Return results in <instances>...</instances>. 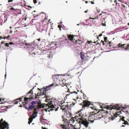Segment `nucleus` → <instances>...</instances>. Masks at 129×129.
<instances>
[{
  "label": "nucleus",
  "instance_id": "obj_1",
  "mask_svg": "<svg viewBox=\"0 0 129 129\" xmlns=\"http://www.w3.org/2000/svg\"><path fill=\"white\" fill-rule=\"evenodd\" d=\"M3 121V119L2 118L0 121V128L1 129H5V128L9 129V127L8 126L9 124L8 123L4 121Z\"/></svg>",
  "mask_w": 129,
  "mask_h": 129
},
{
  "label": "nucleus",
  "instance_id": "obj_2",
  "mask_svg": "<svg viewBox=\"0 0 129 129\" xmlns=\"http://www.w3.org/2000/svg\"><path fill=\"white\" fill-rule=\"evenodd\" d=\"M34 111H33V113L32 114L31 116L29 119V121L28 123L29 124L32 122L33 119L35 118L37 116V114L38 113V112L37 111V109L34 108Z\"/></svg>",
  "mask_w": 129,
  "mask_h": 129
},
{
  "label": "nucleus",
  "instance_id": "obj_3",
  "mask_svg": "<svg viewBox=\"0 0 129 129\" xmlns=\"http://www.w3.org/2000/svg\"><path fill=\"white\" fill-rule=\"evenodd\" d=\"M2 44L4 43V45L6 47L9 48L10 49V50L13 49V48L14 46V43L12 42H10L8 43H5L4 42H2Z\"/></svg>",
  "mask_w": 129,
  "mask_h": 129
},
{
  "label": "nucleus",
  "instance_id": "obj_4",
  "mask_svg": "<svg viewBox=\"0 0 129 129\" xmlns=\"http://www.w3.org/2000/svg\"><path fill=\"white\" fill-rule=\"evenodd\" d=\"M48 104L49 107L51 108V110H53L54 108L56 107V105L55 104V102L53 101H51L49 103L48 102Z\"/></svg>",
  "mask_w": 129,
  "mask_h": 129
},
{
  "label": "nucleus",
  "instance_id": "obj_5",
  "mask_svg": "<svg viewBox=\"0 0 129 129\" xmlns=\"http://www.w3.org/2000/svg\"><path fill=\"white\" fill-rule=\"evenodd\" d=\"M110 106H112V107L108 106L107 107V109L111 110L112 109H117V110H119L120 108L119 107V105L118 104L111 105Z\"/></svg>",
  "mask_w": 129,
  "mask_h": 129
},
{
  "label": "nucleus",
  "instance_id": "obj_6",
  "mask_svg": "<svg viewBox=\"0 0 129 129\" xmlns=\"http://www.w3.org/2000/svg\"><path fill=\"white\" fill-rule=\"evenodd\" d=\"M8 107L6 106H2L0 107V112H5L7 111L6 109Z\"/></svg>",
  "mask_w": 129,
  "mask_h": 129
},
{
  "label": "nucleus",
  "instance_id": "obj_7",
  "mask_svg": "<svg viewBox=\"0 0 129 129\" xmlns=\"http://www.w3.org/2000/svg\"><path fill=\"white\" fill-rule=\"evenodd\" d=\"M79 122L81 124L84 125L86 127H88L89 123L87 121L82 120L80 121Z\"/></svg>",
  "mask_w": 129,
  "mask_h": 129
},
{
  "label": "nucleus",
  "instance_id": "obj_8",
  "mask_svg": "<svg viewBox=\"0 0 129 129\" xmlns=\"http://www.w3.org/2000/svg\"><path fill=\"white\" fill-rule=\"evenodd\" d=\"M83 103L84 104V106L86 107L88 106L91 104V103L89 101H83Z\"/></svg>",
  "mask_w": 129,
  "mask_h": 129
},
{
  "label": "nucleus",
  "instance_id": "obj_9",
  "mask_svg": "<svg viewBox=\"0 0 129 129\" xmlns=\"http://www.w3.org/2000/svg\"><path fill=\"white\" fill-rule=\"evenodd\" d=\"M118 46L119 48H124V47H129V44L126 45L125 44H124L123 45H120V44H119L118 45Z\"/></svg>",
  "mask_w": 129,
  "mask_h": 129
},
{
  "label": "nucleus",
  "instance_id": "obj_10",
  "mask_svg": "<svg viewBox=\"0 0 129 129\" xmlns=\"http://www.w3.org/2000/svg\"><path fill=\"white\" fill-rule=\"evenodd\" d=\"M77 94V92H76L75 91H74L73 92H70V93L69 94H68L67 95H66V96H65V98H66V99H67L68 98L67 96L71 95V96H72V94Z\"/></svg>",
  "mask_w": 129,
  "mask_h": 129
},
{
  "label": "nucleus",
  "instance_id": "obj_11",
  "mask_svg": "<svg viewBox=\"0 0 129 129\" xmlns=\"http://www.w3.org/2000/svg\"><path fill=\"white\" fill-rule=\"evenodd\" d=\"M34 107V106L33 105H30V106H29V107L28 108L25 107V108L28 110H31Z\"/></svg>",
  "mask_w": 129,
  "mask_h": 129
},
{
  "label": "nucleus",
  "instance_id": "obj_12",
  "mask_svg": "<svg viewBox=\"0 0 129 129\" xmlns=\"http://www.w3.org/2000/svg\"><path fill=\"white\" fill-rule=\"evenodd\" d=\"M25 42V44L26 45H29V46H30V45H34V44L35 43V41H34L33 42H32L30 44L29 43H27L26 42L25 40L24 41Z\"/></svg>",
  "mask_w": 129,
  "mask_h": 129
},
{
  "label": "nucleus",
  "instance_id": "obj_13",
  "mask_svg": "<svg viewBox=\"0 0 129 129\" xmlns=\"http://www.w3.org/2000/svg\"><path fill=\"white\" fill-rule=\"evenodd\" d=\"M95 114V115H97L96 117L97 118V119H99L101 118V117L102 116V115H98L97 114Z\"/></svg>",
  "mask_w": 129,
  "mask_h": 129
},
{
  "label": "nucleus",
  "instance_id": "obj_14",
  "mask_svg": "<svg viewBox=\"0 0 129 129\" xmlns=\"http://www.w3.org/2000/svg\"><path fill=\"white\" fill-rule=\"evenodd\" d=\"M24 101H28L29 102H30L31 100V99L30 98H26V97H25L24 98Z\"/></svg>",
  "mask_w": 129,
  "mask_h": 129
},
{
  "label": "nucleus",
  "instance_id": "obj_15",
  "mask_svg": "<svg viewBox=\"0 0 129 129\" xmlns=\"http://www.w3.org/2000/svg\"><path fill=\"white\" fill-rule=\"evenodd\" d=\"M69 38L71 40H72L74 37L73 35H69L68 36Z\"/></svg>",
  "mask_w": 129,
  "mask_h": 129
},
{
  "label": "nucleus",
  "instance_id": "obj_16",
  "mask_svg": "<svg viewBox=\"0 0 129 129\" xmlns=\"http://www.w3.org/2000/svg\"><path fill=\"white\" fill-rule=\"evenodd\" d=\"M50 89V87H49V86H46V87L45 88H44V89H45V90H48L49 89Z\"/></svg>",
  "mask_w": 129,
  "mask_h": 129
},
{
  "label": "nucleus",
  "instance_id": "obj_17",
  "mask_svg": "<svg viewBox=\"0 0 129 129\" xmlns=\"http://www.w3.org/2000/svg\"><path fill=\"white\" fill-rule=\"evenodd\" d=\"M4 49L5 48L3 46H0V52H2Z\"/></svg>",
  "mask_w": 129,
  "mask_h": 129
},
{
  "label": "nucleus",
  "instance_id": "obj_18",
  "mask_svg": "<svg viewBox=\"0 0 129 129\" xmlns=\"http://www.w3.org/2000/svg\"><path fill=\"white\" fill-rule=\"evenodd\" d=\"M61 104V109L63 110H64V105H62V104Z\"/></svg>",
  "mask_w": 129,
  "mask_h": 129
},
{
  "label": "nucleus",
  "instance_id": "obj_19",
  "mask_svg": "<svg viewBox=\"0 0 129 129\" xmlns=\"http://www.w3.org/2000/svg\"><path fill=\"white\" fill-rule=\"evenodd\" d=\"M33 89H31L30 90V91H29V92H28L27 93V95H28V94H32V93L33 92L32 91Z\"/></svg>",
  "mask_w": 129,
  "mask_h": 129
},
{
  "label": "nucleus",
  "instance_id": "obj_20",
  "mask_svg": "<svg viewBox=\"0 0 129 129\" xmlns=\"http://www.w3.org/2000/svg\"><path fill=\"white\" fill-rule=\"evenodd\" d=\"M80 56L82 60H83V59H84V55L83 54H81Z\"/></svg>",
  "mask_w": 129,
  "mask_h": 129
},
{
  "label": "nucleus",
  "instance_id": "obj_21",
  "mask_svg": "<svg viewBox=\"0 0 129 129\" xmlns=\"http://www.w3.org/2000/svg\"><path fill=\"white\" fill-rule=\"evenodd\" d=\"M68 105H64V110H67V109H68Z\"/></svg>",
  "mask_w": 129,
  "mask_h": 129
},
{
  "label": "nucleus",
  "instance_id": "obj_22",
  "mask_svg": "<svg viewBox=\"0 0 129 129\" xmlns=\"http://www.w3.org/2000/svg\"><path fill=\"white\" fill-rule=\"evenodd\" d=\"M36 101H33L31 102V104L32 105H35V104H36Z\"/></svg>",
  "mask_w": 129,
  "mask_h": 129
},
{
  "label": "nucleus",
  "instance_id": "obj_23",
  "mask_svg": "<svg viewBox=\"0 0 129 129\" xmlns=\"http://www.w3.org/2000/svg\"><path fill=\"white\" fill-rule=\"evenodd\" d=\"M38 96H41L43 94H44L42 92H41V93H39H39H38Z\"/></svg>",
  "mask_w": 129,
  "mask_h": 129
},
{
  "label": "nucleus",
  "instance_id": "obj_24",
  "mask_svg": "<svg viewBox=\"0 0 129 129\" xmlns=\"http://www.w3.org/2000/svg\"><path fill=\"white\" fill-rule=\"evenodd\" d=\"M124 122L123 123H122V124H128L127 122V121H124Z\"/></svg>",
  "mask_w": 129,
  "mask_h": 129
},
{
  "label": "nucleus",
  "instance_id": "obj_25",
  "mask_svg": "<svg viewBox=\"0 0 129 129\" xmlns=\"http://www.w3.org/2000/svg\"><path fill=\"white\" fill-rule=\"evenodd\" d=\"M10 37V36L9 35V36H7V37H4V39H5V38L6 39H8Z\"/></svg>",
  "mask_w": 129,
  "mask_h": 129
},
{
  "label": "nucleus",
  "instance_id": "obj_26",
  "mask_svg": "<svg viewBox=\"0 0 129 129\" xmlns=\"http://www.w3.org/2000/svg\"><path fill=\"white\" fill-rule=\"evenodd\" d=\"M25 101V105H27L28 104L29 102L27 101Z\"/></svg>",
  "mask_w": 129,
  "mask_h": 129
},
{
  "label": "nucleus",
  "instance_id": "obj_27",
  "mask_svg": "<svg viewBox=\"0 0 129 129\" xmlns=\"http://www.w3.org/2000/svg\"><path fill=\"white\" fill-rule=\"evenodd\" d=\"M62 128H65L66 129V127L65 126V125H63L62 126Z\"/></svg>",
  "mask_w": 129,
  "mask_h": 129
},
{
  "label": "nucleus",
  "instance_id": "obj_28",
  "mask_svg": "<svg viewBox=\"0 0 129 129\" xmlns=\"http://www.w3.org/2000/svg\"><path fill=\"white\" fill-rule=\"evenodd\" d=\"M115 116L112 117L111 118V119L113 120L115 119Z\"/></svg>",
  "mask_w": 129,
  "mask_h": 129
},
{
  "label": "nucleus",
  "instance_id": "obj_29",
  "mask_svg": "<svg viewBox=\"0 0 129 129\" xmlns=\"http://www.w3.org/2000/svg\"><path fill=\"white\" fill-rule=\"evenodd\" d=\"M107 37H106L104 38L105 41V42H106V41L107 40Z\"/></svg>",
  "mask_w": 129,
  "mask_h": 129
},
{
  "label": "nucleus",
  "instance_id": "obj_30",
  "mask_svg": "<svg viewBox=\"0 0 129 129\" xmlns=\"http://www.w3.org/2000/svg\"><path fill=\"white\" fill-rule=\"evenodd\" d=\"M23 99V98H19L18 99H17V100H19L20 101H22L21 100L22 99Z\"/></svg>",
  "mask_w": 129,
  "mask_h": 129
},
{
  "label": "nucleus",
  "instance_id": "obj_31",
  "mask_svg": "<svg viewBox=\"0 0 129 129\" xmlns=\"http://www.w3.org/2000/svg\"><path fill=\"white\" fill-rule=\"evenodd\" d=\"M87 42H88V44H90V43H92V42L91 41H88Z\"/></svg>",
  "mask_w": 129,
  "mask_h": 129
},
{
  "label": "nucleus",
  "instance_id": "obj_32",
  "mask_svg": "<svg viewBox=\"0 0 129 129\" xmlns=\"http://www.w3.org/2000/svg\"><path fill=\"white\" fill-rule=\"evenodd\" d=\"M53 86V84H51L50 85H49V86L50 87H50H52Z\"/></svg>",
  "mask_w": 129,
  "mask_h": 129
},
{
  "label": "nucleus",
  "instance_id": "obj_33",
  "mask_svg": "<svg viewBox=\"0 0 129 129\" xmlns=\"http://www.w3.org/2000/svg\"><path fill=\"white\" fill-rule=\"evenodd\" d=\"M58 27H59L60 28V30H61V26H60V25H58Z\"/></svg>",
  "mask_w": 129,
  "mask_h": 129
},
{
  "label": "nucleus",
  "instance_id": "obj_34",
  "mask_svg": "<svg viewBox=\"0 0 129 129\" xmlns=\"http://www.w3.org/2000/svg\"><path fill=\"white\" fill-rule=\"evenodd\" d=\"M34 3H35V4L36 3H37V0H34Z\"/></svg>",
  "mask_w": 129,
  "mask_h": 129
},
{
  "label": "nucleus",
  "instance_id": "obj_35",
  "mask_svg": "<svg viewBox=\"0 0 129 129\" xmlns=\"http://www.w3.org/2000/svg\"><path fill=\"white\" fill-rule=\"evenodd\" d=\"M102 25L104 26H106V24L105 23H102Z\"/></svg>",
  "mask_w": 129,
  "mask_h": 129
},
{
  "label": "nucleus",
  "instance_id": "obj_36",
  "mask_svg": "<svg viewBox=\"0 0 129 129\" xmlns=\"http://www.w3.org/2000/svg\"><path fill=\"white\" fill-rule=\"evenodd\" d=\"M13 1V0H9L8 2H12Z\"/></svg>",
  "mask_w": 129,
  "mask_h": 129
},
{
  "label": "nucleus",
  "instance_id": "obj_37",
  "mask_svg": "<svg viewBox=\"0 0 129 129\" xmlns=\"http://www.w3.org/2000/svg\"><path fill=\"white\" fill-rule=\"evenodd\" d=\"M124 117H122V120L123 121H125V120H124Z\"/></svg>",
  "mask_w": 129,
  "mask_h": 129
},
{
  "label": "nucleus",
  "instance_id": "obj_38",
  "mask_svg": "<svg viewBox=\"0 0 129 129\" xmlns=\"http://www.w3.org/2000/svg\"><path fill=\"white\" fill-rule=\"evenodd\" d=\"M101 42H103V45H105L104 43V42L103 41H101Z\"/></svg>",
  "mask_w": 129,
  "mask_h": 129
},
{
  "label": "nucleus",
  "instance_id": "obj_39",
  "mask_svg": "<svg viewBox=\"0 0 129 129\" xmlns=\"http://www.w3.org/2000/svg\"><path fill=\"white\" fill-rule=\"evenodd\" d=\"M97 10L98 13H99L100 12V10H98L97 9Z\"/></svg>",
  "mask_w": 129,
  "mask_h": 129
},
{
  "label": "nucleus",
  "instance_id": "obj_40",
  "mask_svg": "<svg viewBox=\"0 0 129 129\" xmlns=\"http://www.w3.org/2000/svg\"><path fill=\"white\" fill-rule=\"evenodd\" d=\"M42 127L43 129H47V128H46L43 127Z\"/></svg>",
  "mask_w": 129,
  "mask_h": 129
},
{
  "label": "nucleus",
  "instance_id": "obj_41",
  "mask_svg": "<svg viewBox=\"0 0 129 129\" xmlns=\"http://www.w3.org/2000/svg\"><path fill=\"white\" fill-rule=\"evenodd\" d=\"M128 47H125V50H126L127 49Z\"/></svg>",
  "mask_w": 129,
  "mask_h": 129
},
{
  "label": "nucleus",
  "instance_id": "obj_42",
  "mask_svg": "<svg viewBox=\"0 0 129 129\" xmlns=\"http://www.w3.org/2000/svg\"><path fill=\"white\" fill-rule=\"evenodd\" d=\"M98 18H99V17H98V16H97L95 18V19H98Z\"/></svg>",
  "mask_w": 129,
  "mask_h": 129
},
{
  "label": "nucleus",
  "instance_id": "obj_43",
  "mask_svg": "<svg viewBox=\"0 0 129 129\" xmlns=\"http://www.w3.org/2000/svg\"><path fill=\"white\" fill-rule=\"evenodd\" d=\"M54 44L55 46H56L57 45L56 44H55L54 42H53L52 44Z\"/></svg>",
  "mask_w": 129,
  "mask_h": 129
},
{
  "label": "nucleus",
  "instance_id": "obj_44",
  "mask_svg": "<svg viewBox=\"0 0 129 129\" xmlns=\"http://www.w3.org/2000/svg\"><path fill=\"white\" fill-rule=\"evenodd\" d=\"M87 12H88V10H87L86 11H85L84 12H85V13H87Z\"/></svg>",
  "mask_w": 129,
  "mask_h": 129
},
{
  "label": "nucleus",
  "instance_id": "obj_45",
  "mask_svg": "<svg viewBox=\"0 0 129 129\" xmlns=\"http://www.w3.org/2000/svg\"><path fill=\"white\" fill-rule=\"evenodd\" d=\"M91 3L92 4H94V2H91Z\"/></svg>",
  "mask_w": 129,
  "mask_h": 129
},
{
  "label": "nucleus",
  "instance_id": "obj_46",
  "mask_svg": "<svg viewBox=\"0 0 129 129\" xmlns=\"http://www.w3.org/2000/svg\"><path fill=\"white\" fill-rule=\"evenodd\" d=\"M49 101V100L47 99V100H46V101L47 102H48Z\"/></svg>",
  "mask_w": 129,
  "mask_h": 129
},
{
  "label": "nucleus",
  "instance_id": "obj_47",
  "mask_svg": "<svg viewBox=\"0 0 129 129\" xmlns=\"http://www.w3.org/2000/svg\"><path fill=\"white\" fill-rule=\"evenodd\" d=\"M72 119H73V122H75V119H74V118Z\"/></svg>",
  "mask_w": 129,
  "mask_h": 129
},
{
  "label": "nucleus",
  "instance_id": "obj_48",
  "mask_svg": "<svg viewBox=\"0 0 129 129\" xmlns=\"http://www.w3.org/2000/svg\"><path fill=\"white\" fill-rule=\"evenodd\" d=\"M18 103V102H15V104H17Z\"/></svg>",
  "mask_w": 129,
  "mask_h": 129
},
{
  "label": "nucleus",
  "instance_id": "obj_49",
  "mask_svg": "<svg viewBox=\"0 0 129 129\" xmlns=\"http://www.w3.org/2000/svg\"><path fill=\"white\" fill-rule=\"evenodd\" d=\"M37 40H38V41H40V39H37Z\"/></svg>",
  "mask_w": 129,
  "mask_h": 129
},
{
  "label": "nucleus",
  "instance_id": "obj_50",
  "mask_svg": "<svg viewBox=\"0 0 129 129\" xmlns=\"http://www.w3.org/2000/svg\"><path fill=\"white\" fill-rule=\"evenodd\" d=\"M5 79H6V74H5Z\"/></svg>",
  "mask_w": 129,
  "mask_h": 129
},
{
  "label": "nucleus",
  "instance_id": "obj_51",
  "mask_svg": "<svg viewBox=\"0 0 129 129\" xmlns=\"http://www.w3.org/2000/svg\"><path fill=\"white\" fill-rule=\"evenodd\" d=\"M102 15V14H99V16H101Z\"/></svg>",
  "mask_w": 129,
  "mask_h": 129
},
{
  "label": "nucleus",
  "instance_id": "obj_52",
  "mask_svg": "<svg viewBox=\"0 0 129 129\" xmlns=\"http://www.w3.org/2000/svg\"><path fill=\"white\" fill-rule=\"evenodd\" d=\"M102 36V34H101L99 35V36L101 37V36Z\"/></svg>",
  "mask_w": 129,
  "mask_h": 129
},
{
  "label": "nucleus",
  "instance_id": "obj_53",
  "mask_svg": "<svg viewBox=\"0 0 129 129\" xmlns=\"http://www.w3.org/2000/svg\"><path fill=\"white\" fill-rule=\"evenodd\" d=\"M2 39V37L0 36V40Z\"/></svg>",
  "mask_w": 129,
  "mask_h": 129
},
{
  "label": "nucleus",
  "instance_id": "obj_54",
  "mask_svg": "<svg viewBox=\"0 0 129 129\" xmlns=\"http://www.w3.org/2000/svg\"><path fill=\"white\" fill-rule=\"evenodd\" d=\"M12 30H11V31L10 32V33H12Z\"/></svg>",
  "mask_w": 129,
  "mask_h": 129
},
{
  "label": "nucleus",
  "instance_id": "obj_55",
  "mask_svg": "<svg viewBox=\"0 0 129 129\" xmlns=\"http://www.w3.org/2000/svg\"><path fill=\"white\" fill-rule=\"evenodd\" d=\"M94 121V120H92L91 121V122H92V123H93V122Z\"/></svg>",
  "mask_w": 129,
  "mask_h": 129
},
{
  "label": "nucleus",
  "instance_id": "obj_56",
  "mask_svg": "<svg viewBox=\"0 0 129 129\" xmlns=\"http://www.w3.org/2000/svg\"><path fill=\"white\" fill-rule=\"evenodd\" d=\"M88 2H87V1H85V3H88Z\"/></svg>",
  "mask_w": 129,
  "mask_h": 129
},
{
  "label": "nucleus",
  "instance_id": "obj_57",
  "mask_svg": "<svg viewBox=\"0 0 129 129\" xmlns=\"http://www.w3.org/2000/svg\"><path fill=\"white\" fill-rule=\"evenodd\" d=\"M2 101V99L0 98V101L1 102Z\"/></svg>",
  "mask_w": 129,
  "mask_h": 129
},
{
  "label": "nucleus",
  "instance_id": "obj_58",
  "mask_svg": "<svg viewBox=\"0 0 129 129\" xmlns=\"http://www.w3.org/2000/svg\"><path fill=\"white\" fill-rule=\"evenodd\" d=\"M122 126L124 127V125H122Z\"/></svg>",
  "mask_w": 129,
  "mask_h": 129
},
{
  "label": "nucleus",
  "instance_id": "obj_59",
  "mask_svg": "<svg viewBox=\"0 0 129 129\" xmlns=\"http://www.w3.org/2000/svg\"><path fill=\"white\" fill-rule=\"evenodd\" d=\"M26 19H27V18H25V20H26Z\"/></svg>",
  "mask_w": 129,
  "mask_h": 129
},
{
  "label": "nucleus",
  "instance_id": "obj_60",
  "mask_svg": "<svg viewBox=\"0 0 129 129\" xmlns=\"http://www.w3.org/2000/svg\"><path fill=\"white\" fill-rule=\"evenodd\" d=\"M14 9V8H11V9H12H12Z\"/></svg>",
  "mask_w": 129,
  "mask_h": 129
},
{
  "label": "nucleus",
  "instance_id": "obj_61",
  "mask_svg": "<svg viewBox=\"0 0 129 129\" xmlns=\"http://www.w3.org/2000/svg\"><path fill=\"white\" fill-rule=\"evenodd\" d=\"M104 32H105V31H103V32H102V33H104Z\"/></svg>",
  "mask_w": 129,
  "mask_h": 129
},
{
  "label": "nucleus",
  "instance_id": "obj_62",
  "mask_svg": "<svg viewBox=\"0 0 129 129\" xmlns=\"http://www.w3.org/2000/svg\"><path fill=\"white\" fill-rule=\"evenodd\" d=\"M77 25H79V24H77Z\"/></svg>",
  "mask_w": 129,
  "mask_h": 129
},
{
  "label": "nucleus",
  "instance_id": "obj_63",
  "mask_svg": "<svg viewBox=\"0 0 129 129\" xmlns=\"http://www.w3.org/2000/svg\"><path fill=\"white\" fill-rule=\"evenodd\" d=\"M75 129H78L77 128H74Z\"/></svg>",
  "mask_w": 129,
  "mask_h": 129
},
{
  "label": "nucleus",
  "instance_id": "obj_64",
  "mask_svg": "<svg viewBox=\"0 0 129 129\" xmlns=\"http://www.w3.org/2000/svg\"><path fill=\"white\" fill-rule=\"evenodd\" d=\"M129 49V48H128H128H127V50H128V49Z\"/></svg>",
  "mask_w": 129,
  "mask_h": 129
}]
</instances>
